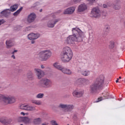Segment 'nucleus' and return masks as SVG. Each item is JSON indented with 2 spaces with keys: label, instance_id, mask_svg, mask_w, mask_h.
Listing matches in <instances>:
<instances>
[{
  "label": "nucleus",
  "instance_id": "nucleus-10",
  "mask_svg": "<svg viewBox=\"0 0 125 125\" xmlns=\"http://www.w3.org/2000/svg\"><path fill=\"white\" fill-rule=\"evenodd\" d=\"M41 37V34L39 33H30L28 35V39L30 41L32 40L34 41L35 40H38L39 38Z\"/></svg>",
  "mask_w": 125,
  "mask_h": 125
},
{
  "label": "nucleus",
  "instance_id": "nucleus-18",
  "mask_svg": "<svg viewBox=\"0 0 125 125\" xmlns=\"http://www.w3.org/2000/svg\"><path fill=\"white\" fill-rule=\"evenodd\" d=\"M9 13H10V9H7L0 12V16H5L6 17Z\"/></svg>",
  "mask_w": 125,
  "mask_h": 125
},
{
  "label": "nucleus",
  "instance_id": "nucleus-41",
  "mask_svg": "<svg viewBox=\"0 0 125 125\" xmlns=\"http://www.w3.org/2000/svg\"><path fill=\"white\" fill-rule=\"evenodd\" d=\"M104 97H105L106 98H108V96H109V93H106L105 95H104Z\"/></svg>",
  "mask_w": 125,
  "mask_h": 125
},
{
  "label": "nucleus",
  "instance_id": "nucleus-15",
  "mask_svg": "<svg viewBox=\"0 0 125 125\" xmlns=\"http://www.w3.org/2000/svg\"><path fill=\"white\" fill-rule=\"evenodd\" d=\"M87 9V6L85 3L81 4L78 6V12H83Z\"/></svg>",
  "mask_w": 125,
  "mask_h": 125
},
{
  "label": "nucleus",
  "instance_id": "nucleus-8",
  "mask_svg": "<svg viewBox=\"0 0 125 125\" xmlns=\"http://www.w3.org/2000/svg\"><path fill=\"white\" fill-rule=\"evenodd\" d=\"M16 102V99L14 96H6L4 104L8 105V104H13Z\"/></svg>",
  "mask_w": 125,
  "mask_h": 125
},
{
  "label": "nucleus",
  "instance_id": "nucleus-52",
  "mask_svg": "<svg viewBox=\"0 0 125 125\" xmlns=\"http://www.w3.org/2000/svg\"><path fill=\"white\" fill-rule=\"evenodd\" d=\"M117 80V81H119V78H118Z\"/></svg>",
  "mask_w": 125,
  "mask_h": 125
},
{
  "label": "nucleus",
  "instance_id": "nucleus-38",
  "mask_svg": "<svg viewBox=\"0 0 125 125\" xmlns=\"http://www.w3.org/2000/svg\"><path fill=\"white\" fill-rule=\"evenodd\" d=\"M5 21L3 20H0V25H1V24H3L4 23Z\"/></svg>",
  "mask_w": 125,
  "mask_h": 125
},
{
  "label": "nucleus",
  "instance_id": "nucleus-33",
  "mask_svg": "<svg viewBox=\"0 0 125 125\" xmlns=\"http://www.w3.org/2000/svg\"><path fill=\"white\" fill-rule=\"evenodd\" d=\"M113 8H114V9H120V8H121V7H120V6L119 5H115L114 6H113Z\"/></svg>",
  "mask_w": 125,
  "mask_h": 125
},
{
  "label": "nucleus",
  "instance_id": "nucleus-31",
  "mask_svg": "<svg viewBox=\"0 0 125 125\" xmlns=\"http://www.w3.org/2000/svg\"><path fill=\"white\" fill-rule=\"evenodd\" d=\"M18 121L20 123H23L24 117H19L18 118Z\"/></svg>",
  "mask_w": 125,
  "mask_h": 125
},
{
  "label": "nucleus",
  "instance_id": "nucleus-35",
  "mask_svg": "<svg viewBox=\"0 0 125 125\" xmlns=\"http://www.w3.org/2000/svg\"><path fill=\"white\" fill-rule=\"evenodd\" d=\"M102 100H103V98L102 97L99 98L97 102H100V101H102Z\"/></svg>",
  "mask_w": 125,
  "mask_h": 125
},
{
  "label": "nucleus",
  "instance_id": "nucleus-6",
  "mask_svg": "<svg viewBox=\"0 0 125 125\" xmlns=\"http://www.w3.org/2000/svg\"><path fill=\"white\" fill-rule=\"evenodd\" d=\"M59 108L65 109V111H66V112H72L74 109V108H75V106L73 104H61L59 105Z\"/></svg>",
  "mask_w": 125,
  "mask_h": 125
},
{
  "label": "nucleus",
  "instance_id": "nucleus-44",
  "mask_svg": "<svg viewBox=\"0 0 125 125\" xmlns=\"http://www.w3.org/2000/svg\"><path fill=\"white\" fill-rule=\"evenodd\" d=\"M12 58H13V59H15V56H14V55H13L12 56Z\"/></svg>",
  "mask_w": 125,
  "mask_h": 125
},
{
  "label": "nucleus",
  "instance_id": "nucleus-36",
  "mask_svg": "<svg viewBox=\"0 0 125 125\" xmlns=\"http://www.w3.org/2000/svg\"><path fill=\"white\" fill-rule=\"evenodd\" d=\"M74 3H78V2H80L81 0H73Z\"/></svg>",
  "mask_w": 125,
  "mask_h": 125
},
{
  "label": "nucleus",
  "instance_id": "nucleus-11",
  "mask_svg": "<svg viewBox=\"0 0 125 125\" xmlns=\"http://www.w3.org/2000/svg\"><path fill=\"white\" fill-rule=\"evenodd\" d=\"M72 95L74 97H77V98H81L83 95V91H80L79 90H75L72 92Z\"/></svg>",
  "mask_w": 125,
  "mask_h": 125
},
{
  "label": "nucleus",
  "instance_id": "nucleus-4",
  "mask_svg": "<svg viewBox=\"0 0 125 125\" xmlns=\"http://www.w3.org/2000/svg\"><path fill=\"white\" fill-rule=\"evenodd\" d=\"M52 53L49 50H45L41 51L38 54V57L41 61H46L50 58Z\"/></svg>",
  "mask_w": 125,
  "mask_h": 125
},
{
  "label": "nucleus",
  "instance_id": "nucleus-23",
  "mask_svg": "<svg viewBox=\"0 0 125 125\" xmlns=\"http://www.w3.org/2000/svg\"><path fill=\"white\" fill-rule=\"evenodd\" d=\"M18 8V4H15L14 5L11 6L10 11H12V12H13L15 11Z\"/></svg>",
  "mask_w": 125,
  "mask_h": 125
},
{
  "label": "nucleus",
  "instance_id": "nucleus-17",
  "mask_svg": "<svg viewBox=\"0 0 125 125\" xmlns=\"http://www.w3.org/2000/svg\"><path fill=\"white\" fill-rule=\"evenodd\" d=\"M61 72H62L63 74H66V75H72V70L64 67H62Z\"/></svg>",
  "mask_w": 125,
  "mask_h": 125
},
{
  "label": "nucleus",
  "instance_id": "nucleus-43",
  "mask_svg": "<svg viewBox=\"0 0 125 125\" xmlns=\"http://www.w3.org/2000/svg\"><path fill=\"white\" fill-rule=\"evenodd\" d=\"M15 52H17V50H15L12 53V54H14V53H15Z\"/></svg>",
  "mask_w": 125,
  "mask_h": 125
},
{
  "label": "nucleus",
  "instance_id": "nucleus-12",
  "mask_svg": "<svg viewBox=\"0 0 125 125\" xmlns=\"http://www.w3.org/2000/svg\"><path fill=\"white\" fill-rule=\"evenodd\" d=\"M34 71L37 76L38 79L39 80L42 79L44 76V72L41 69L35 68Z\"/></svg>",
  "mask_w": 125,
  "mask_h": 125
},
{
  "label": "nucleus",
  "instance_id": "nucleus-30",
  "mask_svg": "<svg viewBox=\"0 0 125 125\" xmlns=\"http://www.w3.org/2000/svg\"><path fill=\"white\" fill-rule=\"evenodd\" d=\"M44 96V94L43 93H39L36 96V98L41 99Z\"/></svg>",
  "mask_w": 125,
  "mask_h": 125
},
{
  "label": "nucleus",
  "instance_id": "nucleus-40",
  "mask_svg": "<svg viewBox=\"0 0 125 125\" xmlns=\"http://www.w3.org/2000/svg\"><path fill=\"white\" fill-rule=\"evenodd\" d=\"M25 30L26 31H30V30H31V27L29 26L28 27H26Z\"/></svg>",
  "mask_w": 125,
  "mask_h": 125
},
{
  "label": "nucleus",
  "instance_id": "nucleus-39",
  "mask_svg": "<svg viewBox=\"0 0 125 125\" xmlns=\"http://www.w3.org/2000/svg\"><path fill=\"white\" fill-rule=\"evenodd\" d=\"M88 1H89L91 3H92L93 2H94L95 1V0H86Z\"/></svg>",
  "mask_w": 125,
  "mask_h": 125
},
{
  "label": "nucleus",
  "instance_id": "nucleus-16",
  "mask_svg": "<svg viewBox=\"0 0 125 125\" xmlns=\"http://www.w3.org/2000/svg\"><path fill=\"white\" fill-rule=\"evenodd\" d=\"M75 10H76V7H69V8L65 9L63 12V14H72V13H74Z\"/></svg>",
  "mask_w": 125,
  "mask_h": 125
},
{
  "label": "nucleus",
  "instance_id": "nucleus-29",
  "mask_svg": "<svg viewBox=\"0 0 125 125\" xmlns=\"http://www.w3.org/2000/svg\"><path fill=\"white\" fill-rule=\"evenodd\" d=\"M6 96L0 94V100H2L3 103L4 104V102L5 101V98Z\"/></svg>",
  "mask_w": 125,
  "mask_h": 125
},
{
  "label": "nucleus",
  "instance_id": "nucleus-5",
  "mask_svg": "<svg viewBox=\"0 0 125 125\" xmlns=\"http://www.w3.org/2000/svg\"><path fill=\"white\" fill-rule=\"evenodd\" d=\"M38 85L40 87L49 88L52 86V82L47 78H43L39 82Z\"/></svg>",
  "mask_w": 125,
  "mask_h": 125
},
{
  "label": "nucleus",
  "instance_id": "nucleus-1",
  "mask_svg": "<svg viewBox=\"0 0 125 125\" xmlns=\"http://www.w3.org/2000/svg\"><path fill=\"white\" fill-rule=\"evenodd\" d=\"M72 35L67 37L64 43L70 45L74 44V42H82L83 38V32L79 28H73L72 30Z\"/></svg>",
  "mask_w": 125,
  "mask_h": 125
},
{
  "label": "nucleus",
  "instance_id": "nucleus-26",
  "mask_svg": "<svg viewBox=\"0 0 125 125\" xmlns=\"http://www.w3.org/2000/svg\"><path fill=\"white\" fill-rule=\"evenodd\" d=\"M32 103L33 104H35L36 105H41L42 104V102L41 101H38V100H33L32 101Z\"/></svg>",
  "mask_w": 125,
  "mask_h": 125
},
{
  "label": "nucleus",
  "instance_id": "nucleus-28",
  "mask_svg": "<svg viewBox=\"0 0 125 125\" xmlns=\"http://www.w3.org/2000/svg\"><path fill=\"white\" fill-rule=\"evenodd\" d=\"M22 9H23V7H21L19 10H18L16 12L14 13L13 15L14 16H17V15H18V14H19V13L21 12V11L22 10Z\"/></svg>",
  "mask_w": 125,
  "mask_h": 125
},
{
  "label": "nucleus",
  "instance_id": "nucleus-48",
  "mask_svg": "<svg viewBox=\"0 0 125 125\" xmlns=\"http://www.w3.org/2000/svg\"><path fill=\"white\" fill-rule=\"evenodd\" d=\"M42 125H46V123H43Z\"/></svg>",
  "mask_w": 125,
  "mask_h": 125
},
{
  "label": "nucleus",
  "instance_id": "nucleus-24",
  "mask_svg": "<svg viewBox=\"0 0 125 125\" xmlns=\"http://www.w3.org/2000/svg\"><path fill=\"white\" fill-rule=\"evenodd\" d=\"M81 73L82 75L84 76L85 77H87V76H89L90 74V71L88 70H83Z\"/></svg>",
  "mask_w": 125,
  "mask_h": 125
},
{
  "label": "nucleus",
  "instance_id": "nucleus-21",
  "mask_svg": "<svg viewBox=\"0 0 125 125\" xmlns=\"http://www.w3.org/2000/svg\"><path fill=\"white\" fill-rule=\"evenodd\" d=\"M78 82H81L83 84H86L87 83H88V79H84V78H80L78 80Z\"/></svg>",
  "mask_w": 125,
  "mask_h": 125
},
{
  "label": "nucleus",
  "instance_id": "nucleus-20",
  "mask_svg": "<svg viewBox=\"0 0 125 125\" xmlns=\"http://www.w3.org/2000/svg\"><path fill=\"white\" fill-rule=\"evenodd\" d=\"M6 44L7 46V48H9L11 47V46H13V45H14L13 42H12V41H11V40L7 41L6 42Z\"/></svg>",
  "mask_w": 125,
  "mask_h": 125
},
{
  "label": "nucleus",
  "instance_id": "nucleus-9",
  "mask_svg": "<svg viewBox=\"0 0 125 125\" xmlns=\"http://www.w3.org/2000/svg\"><path fill=\"white\" fill-rule=\"evenodd\" d=\"M20 109L25 110V111H35L36 107L29 104H21L20 106Z\"/></svg>",
  "mask_w": 125,
  "mask_h": 125
},
{
  "label": "nucleus",
  "instance_id": "nucleus-37",
  "mask_svg": "<svg viewBox=\"0 0 125 125\" xmlns=\"http://www.w3.org/2000/svg\"><path fill=\"white\" fill-rule=\"evenodd\" d=\"M21 114L22 116H25V115H26V116H28V113L25 114V113H24V112H21Z\"/></svg>",
  "mask_w": 125,
  "mask_h": 125
},
{
  "label": "nucleus",
  "instance_id": "nucleus-13",
  "mask_svg": "<svg viewBox=\"0 0 125 125\" xmlns=\"http://www.w3.org/2000/svg\"><path fill=\"white\" fill-rule=\"evenodd\" d=\"M36 18L37 16H36V14L32 13L29 15H28L27 21L28 22V23H32V22H34V21L36 20Z\"/></svg>",
  "mask_w": 125,
  "mask_h": 125
},
{
  "label": "nucleus",
  "instance_id": "nucleus-49",
  "mask_svg": "<svg viewBox=\"0 0 125 125\" xmlns=\"http://www.w3.org/2000/svg\"><path fill=\"white\" fill-rule=\"evenodd\" d=\"M116 83H119V81L118 80H116Z\"/></svg>",
  "mask_w": 125,
  "mask_h": 125
},
{
  "label": "nucleus",
  "instance_id": "nucleus-53",
  "mask_svg": "<svg viewBox=\"0 0 125 125\" xmlns=\"http://www.w3.org/2000/svg\"><path fill=\"white\" fill-rule=\"evenodd\" d=\"M21 125H23V124H21Z\"/></svg>",
  "mask_w": 125,
  "mask_h": 125
},
{
  "label": "nucleus",
  "instance_id": "nucleus-50",
  "mask_svg": "<svg viewBox=\"0 0 125 125\" xmlns=\"http://www.w3.org/2000/svg\"><path fill=\"white\" fill-rule=\"evenodd\" d=\"M40 12H42V9H41V10H40Z\"/></svg>",
  "mask_w": 125,
  "mask_h": 125
},
{
  "label": "nucleus",
  "instance_id": "nucleus-47",
  "mask_svg": "<svg viewBox=\"0 0 125 125\" xmlns=\"http://www.w3.org/2000/svg\"><path fill=\"white\" fill-rule=\"evenodd\" d=\"M41 68H42V69H44V66L41 65Z\"/></svg>",
  "mask_w": 125,
  "mask_h": 125
},
{
  "label": "nucleus",
  "instance_id": "nucleus-25",
  "mask_svg": "<svg viewBox=\"0 0 125 125\" xmlns=\"http://www.w3.org/2000/svg\"><path fill=\"white\" fill-rule=\"evenodd\" d=\"M27 78L30 81L34 80V74H33V72L30 71L27 73Z\"/></svg>",
  "mask_w": 125,
  "mask_h": 125
},
{
  "label": "nucleus",
  "instance_id": "nucleus-51",
  "mask_svg": "<svg viewBox=\"0 0 125 125\" xmlns=\"http://www.w3.org/2000/svg\"><path fill=\"white\" fill-rule=\"evenodd\" d=\"M119 79H122V77L121 76H120Z\"/></svg>",
  "mask_w": 125,
  "mask_h": 125
},
{
  "label": "nucleus",
  "instance_id": "nucleus-27",
  "mask_svg": "<svg viewBox=\"0 0 125 125\" xmlns=\"http://www.w3.org/2000/svg\"><path fill=\"white\" fill-rule=\"evenodd\" d=\"M30 121V120L28 117H23V123L24 124H29Z\"/></svg>",
  "mask_w": 125,
  "mask_h": 125
},
{
  "label": "nucleus",
  "instance_id": "nucleus-14",
  "mask_svg": "<svg viewBox=\"0 0 125 125\" xmlns=\"http://www.w3.org/2000/svg\"><path fill=\"white\" fill-rule=\"evenodd\" d=\"M59 19H53L50 20L47 24V27H48L49 28H54V26H55V24H56L57 22H59Z\"/></svg>",
  "mask_w": 125,
  "mask_h": 125
},
{
  "label": "nucleus",
  "instance_id": "nucleus-45",
  "mask_svg": "<svg viewBox=\"0 0 125 125\" xmlns=\"http://www.w3.org/2000/svg\"><path fill=\"white\" fill-rule=\"evenodd\" d=\"M31 43L33 44L34 43H35V41L33 40L31 41Z\"/></svg>",
  "mask_w": 125,
  "mask_h": 125
},
{
  "label": "nucleus",
  "instance_id": "nucleus-19",
  "mask_svg": "<svg viewBox=\"0 0 125 125\" xmlns=\"http://www.w3.org/2000/svg\"><path fill=\"white\" fill-rule=\"evenodd\" d=\"M53 66L56 69H57L58 70H60V71H62L63 68V66L60 65V63L58 62H55L54 63H53Z\"/></svg>",
  "mask_w": 125,
  "mask_h": 125
},
{
  "label": "nucleus",
  "instance_id": "nucleus-7",
  "mask_svg": "<svg viewBox=\"0 0 125 125\" xmlns=\"http://www.w3.org/2000/svg\"><path fill=\"white\" fill-rule=\"evenodd\" d=\"M91 15L95 18H99L101 16V11L98 7H94L92 9Z\"/></svg>",
  "mask_w": 125,
  "mask_h": 125
},
{
  "label": "nucleus",
  "instance_id": "nucleus-42",
  "mask_svg": "<svg viewBox=\"0 0 125 125\" xmlns=\"http://www.w3.org/2000/svg\"><path fill=\"white\" fill-rule=\"evenodd\" d=\"M105 31L106 32H109V27H107L105 28Z\"/></svg>",
  "mask_w": 125,
  "mask_h": 125
},
{
  "label": "nucleus",
  "instance_id": "nucleus-2",
  "mask_svg": "<svg viewBox=\"0 0 125 125\" xmlns=\"http://www.w3.org/2000/svg\"><path fill=\"white\" fill-rule=\"evenodd\" d=\"M105 77L104 75H100L96 80L91 84L90 90L92 93L96 92L98 89L101 88L104 84Z\"/></svg>",
  "mask_w": 125,
  "mask_h": 125
},
{
  "label": "nucleus",
  "instance_id": "nucleus-22",
  "mask_svg": "<svg viewBox=\"0 0 125 125\" xmlns=\"http://www.w3.org/2000/svg\"><path fill=\"white\" fill-rule=\"evenodd\" d=\"M42 119L40 118L34 119L33 124L34 125H40L42 123Z\"/></svg>",
  "mask_w": 125,
  "mask_h": 125
},
{
  "label": "nucleus",
  "instance_id": "nucleus-34",
  "mask_svg": "<svg viewBox=\"0 0 125 125\" xmlns=\"http://www.w3.org/2000/svg\"><path fill=\"white\" fill-rule=\"evenodd\" d=\"M108 6H111V5H109V4H104L103 5V7H104V8H107Z\"/></svg>",
  "mask_w": 125,
  "mask_h": 125
},
{
  "label": "nucleus",
  "instance_id": "nucleus-3",
  "mask_svg": "<svg viewBox=\"0 0 125 125\" xmlns=\"http://www.w3.org/2000/svg\"><path fill=\"white\" fill-rule=\"evenodd\" d=\"M73 58V51L69 46H65L62 48L61 59L64 63L69 62Z\"/></svg>",
  "mask_w": 125,
  "mask_h": 125
},
{
  "label": "nucleus",
  "instance_id": "nucleus-46",
  "mask_svg": "<svg viewBox=\"0 0 125 125\" xmlns=\"http://www.w3.org/2000/svg\"><path fill=\"white\" fill-rule=\"evenodd\" d=\"M35 6H37V3L34 4L32 7H35Z\"/></svg>",
  "mask_w": 125,
  "mask_h": 125
},
{
  "label": "nucleus",
  "instance_id": "nucleus-32",
  "mask_svg": "<svg viewBox=\"0 0 125 125\" xmlns=\"http://www.w3.org/2000/svg\"><path fill=\"white\" fill-rule=\"evenodd\" d=\"M114 46H115V44L114 43V42H111L109 45V48H110V49H112V48H114Z\"/></svg>",
  "mask_w": 125,
  "mask_h": 125
}]
</instances>
